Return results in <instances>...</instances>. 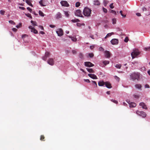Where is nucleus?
<instances>
[{
    "mask_svg": "<svg viewBox=\"0 0 150 150\" xmlns=\"http://www.w3.org/2000/svg\"><path fill=\"white\" fill-rule=\"evenodd\" d=\"M62 17V15L59 12H58L55 16V18L57 19H58Z\"/></svg>",
    "mask_w": 150,
    "mask_h": 150,
    "instance_id": "a211bd4d",
    "label": "nucleus"
},
{
    "mask_svg": "<svg viewBox=\"0 0 150 150\" xmlns=\"http://www.w3.org/2000/svg\"><path fill=\"white\" fill-rule=\"evenodd\" d=\"M84 81L85 82H88V83H90V81L88 79H84Z\"/></svg>",
    "mask_w": 150,
    "mask_h": 150,
    "instance_id": "bf43d9fd",
    "label": "nucleus"
},
{
    "mask_svg": "<svg viewBox=\"0 0 150 150\" xmlns=\"http://www.w3.org/2000/svg\"><path fill=\"white\" fill-rule=\"evenodd\" d=\"M12 30L13 31L16 32L17 31V30L15 28H13L12 29Z\"/></svg>",
    "mask_w": 150,
    "mask_h": 150,
    "instance_id": "13d9d810",
    "label": "nucleus"
},
{
    "mask_svg": "<svg viewBox=\"0 0 150 150\" xmlns=\"http://www.w3.org/2000/svg\"><path fill=\"white\" fill-rule=\"evenodd\" d=\"M86 69L89 73H94V71L92 69L87 68H86Z\"/></svg>",
    "mask_w": 150,
    "mask_h": 150,
    "instance_id": "4be33fe9",
    "label": "nucleus"
},
{
    "mask_svg": "<svg viewBox=\"0 0 150 150\" xmlns=\"http://www.w3.org/2000/svg\"><path fill=\"white\" fill-rule=\"evenodd\" d=\"M112 23L113 24H115L116 23V19L115 18H113L112 19Z\"/></svg>",
    "mask_w": 150,
    "mask_h": 150,
    "instance_id": "c9c22d12",
    "label": "nucleus"
},
{
    "mask_svg": "<svg viewBox=\"0 0 150 150\" xmlns=\"http://www.w3.org/2000/svg\"><path fill=\"white\" fill-rule=\"evenodd\" d=\"M29 28L31 29V32H33L35 34H37L38 33V31L36 30L34 27H33L31 25H30L29 26Z\"/></svg>",
    "mask_w": 150,
    "mask_h": 150,
    "instance_id": "9d476101",
    "label": "nucleus"
},
{
    "mask_svg": "<svg viewBox=\"0 0 150 150\" xmlns=\"http://www.w3.org/2000/svg\"><path fill=\"white\" fill-rule=\"evenodd\" d=\"M19 8H20L21 9H22L23 10H24L25 9V8L23 7L19 6Z\"/></svg>",
    "mask_w": 150,
    "mask_h": 150,
    "instance_id": "e2e57ef3",
    "label": "nucleus"
},
{
    "mask_svg": "<svg viewBox=\"0 0 150 150\" xmlns=\"http://www.w3.org/2000/svg\"><path fill=\"white\" fill-rule=\"evenodd\" d=\"M39 27L42 30H44V28H43V27L42 26H41V25H39Z\"/></svg>",
    "mask_w": 150,
    "mask_h": 150,
    "instance_id": "052dcab7",
    "label": "nucleus"
},
{
    "mask_svg": "<svg viewBox=\"0 0 150 150\" xmlns=\"http://www.w3.org/2000/svg\"><path fill=\"white\" fill-rule=\"evenodd\" d=\"M103 12H105V13H106L107 12V9L106 8H105L104 7L103 8Z\"/></svg>",
    "mask_w": 150,
    "mask_h": 150,
    "instance_id": "8fccbe9b",
    "label": "nucleus"
},
{
    "mask_svg": "<svg viewBox=\"0 0 150 150\" xmlns=\"http://www.w3.org/2000/svg\"><path fill=\"white\" fill-rule=\"evenodd\" d=\"M105 82L103 81H100L98 82V85L99 86H103L105 84Z\"/></svg>",
    "mask_w": 150,
    "mask_h": 150,
    "instance_id": "f3484780",
    "label": "nucleus"
},
{
    "mask_svg": "<svg viewBox=\"0 0 150 150\" xmlns=\"http://www.w3.org/2000/svg\"><path fill=\"white\" fill-rule=\"evenodd\" d=\"M139 54V53L138 50H134L132 52L131 54L132 59H134L135 57Z\"/></svg>",
    "mask_w": 150,
    "mask_h": 150,
    "instance_id": "7ed1b4c3",
    "label": "nucleus"
},
{
    "mask_svg": "<svg viewBox=\"0 0 150 150\" xmlns=\"http://www.w3.org/2000/svg\"><path fill=\"white\" fill-rule=\"evenodd\" d=\"M111 101L115 104H117L118 103V102L117 100H115L113 99H111Z\"/></svg>",
    "mask_w": 150,
    "mask_h": 150,
    "instance_id": "a18cd8bd",
    "label": "nucleus"
},
{
    "mask_svg": "<svg viewBox=\"0 0 150 150\" xmlns=\"http://www.w3.org/2000/svg\"><path fill=\"white\" fill-rule=\"evenodd\" d=\"M145 87L146 88H149L150 87L149 85H148L147 84H146L145 85Z\"/></svg>",
    "mask_w": 150,
    "mask_h": 150,
    "instance_id": "4d7b16f0",
    "label": "nucleus"
},
{
    "mask_svg": "<svg viewBox=\"0 0 150 150\" xmlns=\"http://www.w3.org/2000/svg\"><path fill=\"white\" fill-rule=\"evenodd\" d=\"M139 105L142 107V108L146 110L147 109L146 106L143 102H141L140 103Z\"/></svg>",
    "mask_w": 150,
    "mask_h": 150,
    "instance_id": "dca6fc26",
    "label": "nucleus"
},
{
    "mask_svg": "<svg viewBox=\"0 0 150 150\" xmlns=\"http://www.w3.org/2000/svg\"><path fill=\"white\" fill-rule=\"evenodd\" d=\"M99 50L100 51H103L104 50V49L101 47H100L99 48Z\"/></svg>",
    "mask_w": 150,
    "mask_h": 150,
    "instance_id": "603ef678",
    "label": "nucleus"
},
{
    "mask_svg": "<svg viewBox=\"0 0 150 150\" xmlns=\"http://www.w3.org/2000/svg\"><path fill=\"white\" fill-rule=\"evenodd\" d=\"M31 23L32 24V25L34 26L37 25V23L36 21H31Z\"/></svg>",
    "mask_w": 150,
    "mask_h": 150,
    "instance_id": "a878e982",
    "label": "nucleus"
},
{
    "mask_svg": "<svg viewBox=\"0 0 150 150\" xmlns=\"http://www.w3.org/2000/svg\"><path fill=\"white\" fill-rule=\"evenodd\" d=\"M136 113L138 115L142 117H145L146 116V113L143 111L137 110L136 112Z\"/></svg>",
    "mask_w": 150,
    "mask_h": 150,
    "instance_id": "20e7f679",
    "label": "nucleus"
},
{
    "mask_svg": "<svg viewBox=\"0 0 150 150\" xmlns=\"http://www.w3.org/2000/svg\"><path fill=\"white\" fill-rule=\"evenodd\" d=\"M71 21L73 23H75L79 21V20L78 19H75L72 20Z\"/></svg>",
    "mask_w": 150,
    "mask_h": 150,
    "instance_id": "e433bc0d",
    "label": "nucleus"
},
{
    "mask_svg": "<svg viewBox=\"0 0 150 150\" xmlns=\"http://www.w3.org/2000/svg\"><path fill=\"white\" fill-rule=\"evenodd\" d=\"M115 67L118 69H120L121 67V65L120 64H117L115 66Z\"/></svg>",
    "mask_w": 150,
    "mask_h": 150,
    "instance_id": "7c9ffc66",
    "label": "nucleus"
},
{
    "mask_svg": "<svg viewBox=\"0 0 150 150\" xmlns=\"http://www.w3.org/2000/svg\"><path fill=\"white\" fill-rule=\"evenodd\" d=\"M88 75L90 77L93 79H98V78L97 77L96 75L95 74H88Z\"/></svg>",
    "mask_w": 150,
    "mask_h": 150,
    "instance_id": "2eb2a0df",
    "label": "nucleus"
},
{
    "mask_svg": "<svg viewBox=\"0 0 150 150\" xmlns=\"http://www.w3.org/2000/svg\"><path fill=\"white\" fill-rule=\"evenodd\" d=\"M27 9L30 12L32 13V11L31 8H30L29 7H28L27 8Z\"/></svg>",
    "mask_w": 150,
    "mask_h": 150,
    "instance_id": "864d4df0",
    "label": "nucleus"
},
{
    "mask_svg": "<svg viewBox=\"0 0 150 150\" xmlns=\"http://www.w3.org/2000/svg\"><path fill=\"white\" fill-rule=\"evenodd\" d=\"M109 61H104L103 62V64L105 65H106L109 63Z\"/></svg>",
    "mask_w": 150,
    "mask_h": 150,
    "instance_id": "bb28decb",
    "label": "nucleus"
},
{
    "mask_svg": "<svg viewBox=\"0 0 150 150\" xmlns=\"http://www.w3.org/2000/svg\"><path fill=\"white\" fill-rule=\"evenodd\" d=\"M75 15L76 16L83 17V16L81 13V11L80 10H76L75 12Z\"/></svg>",
    "mask_w": 150,
    "mask_h": 150,
    "instance_id": "6e6552de",
    "label": "nucleus"
},
{
    "mask_svg": "<svg viewBox=\"0 0 150 150\" xmlns=\"http://www.w3.org/2000/svg\"><path fill=\"white\" fill-rule=\"evenodd\" d=\"M140 74L139 73H133L130 75V79L134 81L137 79L139 81L140 79Z\"/></svg>",
    "mask_w": 150,
    "mask_h": 150,
    "instance_id": "f257e3e1",
    "label": "nucleus"
},
{
    "mask_svg": "<svg viewBox=\"0 0 150 150\" xmlns=\"http://www.w3.org/2000/svg\"><path fill=\"white\" fill-rule=\"evenodd\" d=\"M5 12V11L3 10H1L0 11V14L2 15H4V14Z\"/></svg>",
    "mask_w": 150,
    "mask_h": 150,
    "instance_id": "ea45409f",
    "label": "nucleus"
},
{
    "mask_svg": "<svg viewBox=\"0 0 150 150\" xmlns=\"http://www.w3.org/2000/svg\"><path fill=\"white\" fill-rule=\"evenodd\" d=\"M45 138V137L44 135H41L40 136V140L41 141H44L45 140H44V139Z\"/></svg>",
    "mask_w": 150,
    "mask_h": 150,
    "instance_id": "f704fd0d",
    "label": "nucleus"
},
{
    "mask_svg": "<svg viewBox=\"0 0 150 150\" xmlns=\"http://www.w3.org/2000/svg\"><path fill=\"white\" fill-rule=\"evenodd\" d=\"M88 55L90 57L92 58L93 57L94 54L93 53H89Z\"/></svg>",
    "mask_w": 150,
    "mask_h": 150,
    "instance_id": "c03bdc74",
    "label": "nucleus"
},
{
    "mask_svg": "<svg viewBox=\"0 0 150 150\" xmlns=\"http://www.w3.org/2000/svg\"><path fill=\"white\" fill-rule=\"evenodd\" d=\"M111 42L112 45H116L118 43V40L116 39H112L111 41Z\"/></svg>",
    "mask_w": 150,
    "mask_h": 150,
    "instance_id": "f8f14e48",
    "label": "nucleus"
},
{
    "mask_svg": "<svg viewBox=\"0 0 150 150\" xmlns=\"http://www.w3.org/2000/svg\"><path fill=\"white\" fill-rule=\"evenodd\" d=\"M115 79L117 81H119L120 80V78L117 76H114Z\"/></svg>",
    "mask_w": 150,
    "mask_h": 150,
    "instance_id": "79ce46f5",
    "label": "nucleus"
},
{
    "mask_svg": "<svg viewBox=\"0 0 150 150\" xmlns=\"http://www.w3.org/2000/svg\"><path fill=\"white\" fill-rule=\"evenodd\" d=\"M91 10L88 7H85L83 10V13L84 15L86 17H89L91 13Z\"/></svg>",
    "mask_w": 150,
    "mask_h": 150,
    "instance_id": "f03ea898",
    "label": "nucleus"
},
{
    "mask_svg": "<svg viewBox=\"0 0 150 150\" xmlns=\"http://www.w3.org/2000/svg\"><path fill=\"white\" fill-rule=\"evenodd\" d=\"M81 3L79 2H77L76 3L75 6L76 7H79Z\"/></svg>",
    "mask_w": 150,
    "mask_h": 150,
    "instance_id": "72a5a7b5",
    "label": "nucleus"
},
{
    "mask_svg": "<svg viewBox=\"0 0 150 150\" xmlns=\"http://www.w3.org/2000/svg\"><path fill=\"white\" fill-rule=\"evenodd\" d=\"M72 52L74 54H75L76 53V52L75 50H73L72 51Z\"/></svg>",
    "mask_w": 150,
    "mask_h": 150,
    "instance_id": "338daca9",
    "label": "nucleus"
},
{
    "mask_svg": "<svg viewBox=\"0 0 150 150\" xmlns=\"http://www.w3.org/2000/svg\"><path fill=\"white\" fill-rule=\"evenodd\" d=\"M60 3L62 6L69 7V4L66 1H61Z\"/></svg>",
    "mask_w": 150,
    "mask_h": 150,
    "instance_id": "423d86ee",
    "label": "nucleus"
},
{
    "mask_svg": "<svg viewBox=\"0 0 150 150\" xmlns=\"http://www.w3.org/2000/svg\"><path fill=\"white\" fill-rule=\"evenodd\" d=\"M9 22L11 24H13V25H15V22H13V21H12V20H10L9 21Z\"/></svg>",
    "mask_w": 150,
    "mask_h": 150,
    "instance_id": "09e8293b",
    "label": "nucleus"
},
{
    "mask_svg": "<svg viewBox=\"0 0 150 150\" xmlns=\"http://www.w3.org/2000/svg\"><path fill=\"white\" fill-rule=\"evenodd\" d=\"M110 12L114 14L115 15H116L117 14L116 12L115 11H114L112 10H110Z\"/></svg>",
    "mask_w": 150,
    "mask_h": 150,
    "instance_id": "a19ab883",
    "label": "nucleus"
},
{
    "mask_svg": "<svg viewBox=\"0 0 150 150\" xmlns=\"http://www.w3.org/2000/svg\"><path fill=\"white\" fill-rule=\"evenodd\" d=\"M47 57H46V56L45 55V56H44V57H42V59L45 60V61H46L47 58Z\"/></svg>",
    "mask_w": 150,
    "mask_h": 150,
    "instance_id": "6e6d98bb",
    "label": "nucleus"
},
{
    "mask_svg": "<svg viewBox=\"0 0 150 150\" xmlns=\"http://www.w3.org/2000/svg\"><path fill=\"white\" fill-rule=\"evenodd\" d=\"M142 10L143 11H147V9L145 7H143V8H142Z\"/></svg>",
    "mask_w": 150,
    "mask_h": 150,
    "instance_id": "0e129e2a",
    "label": "nucleus"
},
{
    "mask_svg": "<svg viewBox=\"0 0 150 150\" xmlns=\"http://www.w3.org/2000/svg\"><path fill=\"white\" fill-rule=\"evenodd\" d=\"M92 82L93 83V86L94 87H96L97 86V83L96 81H92Z\"/></svg>",
    "mask_w": 150,
    "mask_h": 150,
    "instance_id": "473e14b6",
    "label": "nucleus"
},
{
    "mask_svg": "<svg viewBox=\"0 0 150 150\" xmlns=\"http://www.w3.org/2000/svg\"><path fill=\"white\" fill-rule=\"evenodd\" d=\"M46 0H41L39 1V3L41 6H44L46 5Z\"/></svg>",
    "mask_w": 150,
    "mask_h": 150,
    "instance_id": "1a4fd4ad",
    "label": "nucleus"
},
{
    "mask_svg": "<svg viewBox=\"0 0 150 150\" xmlns=\"http://www.w3.org/2000/svg\"><path fill=\"white\" fill-rule=\"evenodd\" d=\"M84 65L85 66L91 67L94 66V64L89 62H84Z\"/></svg>",
    "mask_w": 150,
    "mask_h": 150,
    "instance_id": "0eeeda50",
    "label": "nucleus"
},
{
    "mask_svg": "<svg viewBox=\"0 0 150 150\" xmlns=\"http://www.w3.org/2000/svg\"><path fill=\"white\" fill-rule=\"evenodd\" d=\"M28 35L26 34H24L22 35V38L23 40H24V39L25 38H28Z\"/></svg>",
    "mask_w": 150,
    "mask_h": 150,
    "instance_id": "393cba45",
    "label": "nucleus"
},
{
    "mask_svg": "<svg viewBox=\"0 0 150 150\" xmlns=\"http://www.w3.org/2000/svg\"><path fill=\"white\" fill-rule=\"evenodd\" d=\"M136 14L137 16H141V15L140 13H136Z\"/></svg>",
    "mask_w": 150,
    "mask_h": 150,
    "instance_id": "774afa93",
    "label": "nucleus"
},
{
    "mask_svg": "<svg viewBox=\"0 0 150 150\" xmlns=\"http://www.w3.org/2000/svg\"><path fill=\"white\" fill-rule=\"evenodd\" d=\"M135 87L136 88L141 90L142 85L140 84H136L135 85Z\"/></svg>",
    "mask_w": 150,
    "mask_h": 150,
    "instance_id": "aec40b11",
    "label": "nucleus"
},
{
    "mask_svg": "<svg viewBox=\"0 0 150 150\" xmlns=\"http://www.w3.org/2000/svg\"><path fill=\"white\" fill-rule=\"evenodd\" d=\"M19 25H16V27L18 28H19L20 26H21V23H20Z\"/></svg>",
    "mask_w": 150,
    "mask_h": 150,
    "instance_id": "680f3d73",
    "label": "nucleus"
},
{
    "mask_svg": "<svg viewBox=\"0 0 150 150\" xmlns=\"http://www.w3.org/2000/svg\"><path fill=\"white\" fill-rule=\"evenodd\" d=\"M129 40V39L128 37H126L124 40V41L125 42H127Z\"/></svg>",
    "mask_w": 150,
    "mask_h": 150,
    "instance_id": "37998d69",
    "label": "nucleus"
},
{
    "mask_svg": "<svg viewBox=\"0 0 150 150\" xmlns=\"http://www.w3.org/2000/svg\"><path fill=\"white\" fill-rule=\"evenodd\" d=\"M110 8L112 9L114 8V6H113V3H112L110 4Z\"/></svg>",
    "mask_w": 150,
    "mask_h": 150,
    "instance_id": "5fc2aeb1",
    "label": "nucleus"
},
{
    "mask_svg": "<svg viewBox=\"0 0 150 150\" xmlns=\"http://www.w3.org/2000/svg\"><path fill=\"white\" fill-rule=\"evenodd\" d=\"M105 86L108 88H112L111 83L108 81H106L105 84Z\"/></svg>",
    "mask_w": 150,
    "mask_h": 150,
    "instance_id": "ddd939ff",
    "label": "nucleus"
},
{
    "mask_svg": "<svg viewBox=\"0 0 150 150\" xmlns=\"http://www.w3.org/2000/svg\"><path fill=\"white\" fill-rule=\"evenodd\" d=\"M25 2L29 5L33 7V5L31 3V1L30 0H26Z\"/></svg>",
    "mask_w": 150,
    "mask_h": 150,
    "instance_id": "412c9836",
    "label": "nucleus"
},
{
    "mask_svg": "<svg viewBox=\"0 0 150 150\" xmlns=\"http://www.w3.org/2000/svg\"><path fill=\"white\" fill-rule=\"evenodd\" d=\"M108 1L106 0H104V4L105 6H106L107 4L108 3Z\"/></svg>",
    "mask_w": 150,
    "mask_h": 150,
    "instance_id": "58836bf2",
    "label": "nucleus"
},
{
    "mask_svg": "<svg viewBox=\"0 0 150 150\" xmlns=\"http://www.w3.org/2000/svg\"><path fill=\"white\" fill-rule=\"evenodd\" d=\"M64 14L65 15V16L67 17H68L69 16V14L68 13L67 11H64Z\"/></svg>",
    "mask_w": 150,
    "mask_h": 150,
    "instance_id": "de8ad7c7",
    "label": "nucleus"
},
{
    "mask_svg": "<svg viewBox=\"0 0 150 150\" xmlns=\"http://www.w3.org/2000/svg\"><path fill=\"white\" fill-rule=\"evenodd\" d=\"M113 34V33H108L106 35V36L105 37V38L106 39L108 37L110 36L112 34Z\"/></svg>",
    "mask_w": 150,
    "mask_h": 150,
    "instance_id": "cd10ccee",
    "label": "nucleus"
},
{
    "mask_svg": "<svg viewBox=\"0 0 150 150\" xmlns=\"http://www.w3.org/2000/svg\"><path fill=\"white\" fill-rule=\"evenodd\" d=\"M130 107H134L136 106V104L134 103L131 102V103H128Z\"/></svg>",
    "mask_w": 150,
    "mask_h": 150,
    "instance_id": "6ab92c4d",
    "label": "nucleus"
},
{
    "mask_svg": "<svg viewBox=\"0 0 150 150\" xmlns=\"http://www.w3.org/2000/svg\"><path fill=\"white\" fill-rule=\"evenodd\" d=\"M39 15L43 17L44 16V14L41 11H39Z\"/></svg>",
    "mask_w": 150,
    "mask_h": 150,
    "instance_id": "c85d7f7f",
    "label": "nucleus"
},
{
    "mask_svg": "<svg viewBox=\"0 0 150 150\" xmlns=\"http://www.w3.org/2000/svg\"><path fill=\"white\" fill-rule=\"evenodd\" d=\"M50 54V53L49 52H45V55L46 56V57H48L49 56Z\"/></svg>",
    "mask_w": 150,
    "mask_h": 150,
    "instance_id": "4c0bfd02",
    "label": "nucleus"
},
{
    "mask_svg": "<svg viewBox=\"0 0 150 150\" xmlns=\"http://www.w3.org/2000/svg\"><path fill=\"white\" fill-rule=\"evenodd\" d=\"M144 50L145 51L150 50V47H145L144 48Z\"/></svg>",
    "mask_w": 150,
    "mask_h": 150,
    "instance_id": "49530a36",
    "label": "nucleus"
},
{
    "mask_svg": "<svg viewBox=\"0 0 150 150\" xmlns=\"http://www.w3.org/2000/svg\"><path fill=\"white\" fill-rule=\"evenodd\" d=\"M94 4L95 5H99L100 3L98 0L95 1L94 2Z\"/></svg>",
    "mask_w": 150,
    "mask_h": 150,
    "instance_id": "5701e85b",
    "label": "nucleus"
},
{
    "mask_svg": "<svg viewBox=\"0 0 150 150\" xmlns=\"http://www.w3.org/2000/svg\"><path fill=\"white\" fill-rule=\"evenodd\" d=\"M79 57L80 58L82 59H83V54L81 53H80L79 54Z\"/></svg>",
    "mask_w": 150,
    "mask_h": 150,
    "instance_id": "c756f323",
    "label": "nucleus"
},
{
    "mask_svg": "<svg viewBox=\"0 0 150 150\" xmlns=\"http://www.w3.org/2000/svg\"><path fill=\"white\" fill-rule=\"evenodd\" d=\"M25 14L27 17L30 18L31 19L32 18V17L30 14L28 13L27 14L25 13Z\"/></svg>",
    "mask_w": 150,
    "mask_h": 150,
    "instance_id": "2f4dec72",
    "label": "nucleus"
},
{
    "mask_svg": "<svg viewBox=\"0 0 150 150\" xmlns=\"http://www.w3.org/2000/svg\"><path fill=\"white\" fill-rule=\"evenodd\" d=\"M105 55L106 57L109 58L110 57V52L108 51H105Z\"/></svg>",
    "mask_w": 150,
    "mask_h": 150,
    "instance_id": "4468645a",
    "label": "nucleus"
},
{
    "mask_svg": "<svg viewBox=\"0 0 150 150\" xmlns=\"http://www.w3.org/2000/svg\"><path fill=\"white\" fill-rule=\"evenodd\" d=\"M69 37L71 39V40L74 42H76L77 40V39L76 38H74V37L71 36H69Z\"/></svg>",
    "mask_w": 150,
    "mask_h": 150,
    "instance_id": "b1692460",
    "label": "nucleus"
},
{
    "mask_svg": "<svg viewBox=\"0 0 150 150\" xmlns=\"http://www.w3.org/2000/svg\"><path fill=\"white\" fill-rule=\"evenodd\" d=\"M47 63L50 65H53L54 64L53 59L49 58L47 61Z\"/></svg>",
    "mask_w": 150,
    "mask_h": 150,
    "instance_id": "9b49d317",
    "label": "nucleus"
},
{
    "mask_svg": "<svg viewBox=\"0 0 150 150\" xmlns=\"http://www.w3.org/2000/svg\"><path fill=\"white\" fill-rule=\"evenodd\" d=\"M50 27L52 28H54L55 27V26L52 25H50Z\"/></svg>",
    "mask_w": 150,
    "mask_h": 150,
    "instance_id": "69168bd1",
    "label": "nucleus"
},
{
    "mask_svg": "<svg viewBox=\"0 0 150 150\" xmlns=\"http://www.w3.org/2000/svg\"><path fill=\"white\" fill-rule=\"evenodd\" d=\"M134 97L136 98V99H138V98H139V96L138 95H134Z\"/></svg>",
    "mask_w": 150,
    "mask_h": 150,
    "instance_id": "3c124183",
    "label": "nucleus"
},
{
    "mask_svg": "<svg viewBox=\"0 0 150 150\" xmlns=\"http://www.w3.org/2000/svg\"><path fill=\"white\" fill-rule=\"evenodd\" d=\"M56 33L58 36H62L63 34V30L61 28L58 29L56 31Z\"/></svg>",
    "mask_w": 150,
    "mask_h": 150,
    "instance_id": "39448f33",
    "label": "nucleus"
}]
</instances>
